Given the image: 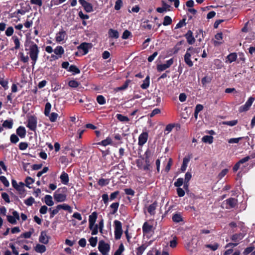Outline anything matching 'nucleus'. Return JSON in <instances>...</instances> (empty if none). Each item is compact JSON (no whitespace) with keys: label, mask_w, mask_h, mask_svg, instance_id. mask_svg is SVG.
Masks as SVG:
<instances>
[{"label":"nucleus","mask_w":255,"mask_h":255,"mask_svg":"<svg viewBox=\"0 0 255 255\" xmlns=\"http://www.w3.org/2000/svg\"><path fill=\"white\" fill-rule=\"evenodd\" d=\"M57 209H63L64 210L67 211L69 213H72V209L71 207L66 204H63L62 205H58L57 206Z\"/></svg>","instance_id":"c756f323"},{"label":"nucleus","mask_w":255,"mask_h":255,"mask_svg":"<svg viewBox=\"0 0 255 255\" xmlns=\"http://www.w3.org/2000/svg\"><path fill=\"white\" fill-rule=\"evenodd\" d=\"M109 183V179L101 178L99 180L98 184L100 186H104L108 185Z\"/></svg>","instance_id":"79ce46f5"},{"label":"nucleus","mask_w":255,"mask_h":255,"mask_svg":"<svg viewBox=\"0 0 255 255\" xmlns=\"http://www.w3.org/2000/svg\"><path fill=\"white\" fill-rule=\"evenodd\" d=\"M157 207V202L155 201L152 204L150 205L147 208V212L150 215H154L155 210Z\"/></svg>","instance_id":"a211bd4d"},{"label":"nucleus","mask_w":255,"mask_h":255,"mask_svg":"<svg viewBox=\"0 0 255 255\" xmlns=\"http://www.w3.org/2000/svg\"><path fill=\"white\" fill-rule=\"evenodd\" d=\"M122 5H123L122 0H117L115 3V9L117 10L120 9Z\"/></svg>","instance_id":"0e129e2a"},{"label":"nucleus","mask_w":255,"mask_h":255,"mask_svg":"<svg viewBox=\"0 0 255 255\" xmlns=\"http://www.w3.org/2000/svg\"><path fill=\"white\" fill-rule=\"evenodd\" d=\"M16 134L21 138L25 136L26 131L25 128L23 126H19L16 130Z\"/></svg>","instance_id":"6ab92c4d"},{"label":"nucleus","mask_w":255,"mask_h":255,"mask_svg":"<svg viewBox=\"0 0 255 255\" xmlns=\"http://www.w3.org/2000/svg\"><path fill=\"white\" fill-rule=\"evenodd\" d=\"M119 202H114L110 206V213L112 215H114L116 214L118 210L119 207Z\"/></svg>","instance_id":"aec40b11"},{"label":"nucleus","mask_w":255,"mask_h":255,"mask_svg":"<svg viewBox=\"0 0 255 255\" xmlns=\"http://www.w3.org/2000/svg\"><path fill=\"white\" fill-rule=\"evenodd\" d=\"M116 117L117 118V119L120 122H128L129 121V119L128 117L124 116L120 114H117Z\"/></svg>","instance_id":"e433bc0d"},{"label":"nucleus","mask_w":255,"mask_h":255,"mask_svg":"<svg viewBox=\"0 0 255 255\" xmlns=\"http://www.w3.org/2000/svg\"><path fill=\"white\" fill-rule=\"evenodd\" d=\"M97 217V213L96 212H93L89 217V223L95 224Z\"/></svg>","instance_id":"f704fd0d"},{"label":"nucleus","mask_w":255,"mask_h":255,"mask_svg":"<svg viewBox=\"0 0 255 255\" xmlns=\"http://www.w3.org/2000/svg\"><path fill=\"white\" fill-rule=\"evenodd\" d=\"M146 248V246L144 245H142L141 246L136 248V255H142L144 251Z\"/></svg>","instance_id":"ea45409f"},{"label":"nucleus","mask_w":255,"mask_h":255,"mask_svg":"<svg viewBox=\"0 0 255 255\" xmlns=\"http://www.w3.org/2000/svg\"><path fill=\"white\" fill-rule=\"evenodd\" d=\"M67 189L65 187L59 188L54 193L53 197L57 202H64L66 200Z\"/></svg>","instance_id":"f03ea898"},{"label":"nucleus","mask_w":255,"mask_h":255,"mask_svg":"<svg viewBox=\"0 0 255 255\" xmlns=\"http://www.w3.org/2000/svg\"><path fill=\"white\" fill-rule=\"evenodd\" d=\"M34 250L37 253L42 254L46 251V248L43 245L37 244L34 248Z\"/></svg>","instance_id":"cd10ccee"},{"label":"nucleus","mask_w":255,"mask_h":255,"mask_svg":"<svg viewBox=\"0 0 255 255\" xmlns=\"http://www.w3.org/2000/svg\"><path fill=\"white\" fill-rule=\"evenodd\" d=\"M30 43L29 56L32 61V65L34 66L37 60L39 50L38 46L34 42L30 41Z\"/></svg>","instance_id":"7ed1b4c3"},{"label":"nucleus","mask_w":255,"mask_h":255,"mask_svg":"<svg viewBox=\"0 0 255 255\" xmlns=\"http://www.w3.org/2000/svg\"><path fill=\"white\" fill-rule=\"evenodd\" d=\"M244 237V234L240 233L238 234H234L232 236L231 239L232 241L235 242H239L241 240H242L243 239Z\"/></svg>","instance_id":"b1692460"},{"label":"nucleus","mask_w":255,"mask_h":255,"mask_svg":"<svg viewBox=\"0 0 255 255\" xmlns=\"http://www.w3.org/2000/svg\"><path fill=\"white\" fill-rule=\"evenodd\" d=\"M150 84V77L149 75H147L145 79L143 80V83L140 85V87L142 89H146L149 86Z\"/></svg>","instance_id":"c85d7f7f"},{"label":"nucleus","mask_w":255,"mask_h":255,"mask_svg":"<svg viewBox=\"0 0 255 255\" xmlns=\"http://www.w3.org/2000/svg\"><path fill=\"white\" fill-rule=\"evenodd\" d=\"M149 20H146L143 22L142 27L146 29L150 30L152 28V25L148 23Z\"/></svg>","instance_id":"8fccbe9b"},{"label":"nucleus","mask_w":255,"mask_h":255,"mask_svg":"<svg viewBox=\"0 0 255 255\" xmlns=\"http://www.w3.org/2000/svg\"><path fill=\"white\" fill-rule=\"evenodd\" d=\"M153 226L149 225L147 222L144 223L142 226V232L144 234H148L151 231Z\"/></svg>","instance_id":"412c9836"},{"label":"nucleus","mask_w":255,"mask_h":255,"mask_svg":"<svg viewBox=\"0 0 255 255\" xmlns=\"http://www.w3.org/2000/svg\"><path fill=\"white\" fill-rule=\"evenodd\" d=\"M186 19L183 18L182 20H180L179 22L176 24L175 28L177 29L181 28L183 27V26L185 25L186 24Z\"/></svg>","instance_id":"13d9d810"},{"label":"nucleus","mask_w":255,"mask_h":255,"mask_svg":"<svg viewBox=\"0 0 255 255\" xmlns=\"http://www.w3.org/2000/svg\"><path fill=\"white\" fill-rule=\"evenodd\" d=\"M170 7V6L169 4H167L164 1H162V7H157L156 11L159 13H163V12L166 11Z\"/></svg>","instance_id":"473e14b6"},{"label":"nucleus","mask_w":255,"mask_h":255,"mask_svg":"<svg viewBox=\"0 0 255 255\" xmlns=\"http://www.w3.org/2000/svg\"><path fill=\"white\" fill-rule=\"evenodd\" d=\"M244 137H240L238 138H232L228 140V142L229 143H237L240 140H242Z\"/></svg>","instance_id":"bf43d9fd"},{"label":"nucleus","mask_w":255,"mask_h":255,"mask_svg":"<svg viewBox=\"0 0 255 255\" xmlns=\"http://www.w3.org/2000/svg\"><path fill=\"white\" fill-rule=\"evenodd\" d=\"M102 197L104 204L106 206L108 205L109 201L110 200V198H109L108 195L107 193L103 194L102 196Z\"/></svg>","instance_id":"680f3d73"},{"label":"nucleus","mask_w":255,"mask_h":255,"mask_svg":"<svg viewBox=\"0 0 255 255\" xmlns=\"http://www.w3.org/2000/svg\"><path fill=\"white\" fill-rule=\"evenodd\" d=\"M64 51H65L63 47L61 46H56L53 51L54 53L60 58L62 57V55L64 53Z\"/></svg>","instance_id":"393cba45"},{"label":"nucleus","mask_w":255,"mask_h":255,"mask_svg":"<svg viewBox=\"0 0 255 255\" xmlns=\"http://www.w3.org/2000/svg\"><path fill=\"white\" fill-rule=\"evenodd\" d=\"M200 48H193L190 47L187 48L186 53L184 55V59L185 63L189 67H191L193 65V63L191 59L192 55L195 53H198L200 52Z\"/></svg>","instance_id":"f257e3e1"},{"label":"nucleus","mask_w":255,"mask_h":255,"mask_svg":"<svg viewBox=\"0 0 255 255\" xmlns=\"http://www.w3.org/2000/svg\"><path fill=\"white\" fill-rule=\"evenodd\" d=\"M98 250L102 255H109L110 246L109 244L106 243L103 240H101L99 242Z\"/></svg>","instance_id":"0eeeda50"},{"label":"nucleus","mask_w":255,"mask_h":255,"mask_svg":"<svg viewBox=\"0 0 255 255\" xmlns=\"http://www.w3.org/2000/svg\"><path fill=\"white\" fill-rule=\"evenodd\" d=\"M34 182V180L30 177H27L25 180V186L30 188L29 185Z\"/></svg>","instance_id":"3c124183"},{"label":"nucleus","mask_w":255,"mask_h":255,"mask_svg":"<svg viewBox=\"0 0 255 255\" xmlns=\"http://www.w3.org/2000/svg\"><path fill=\"white\" fill-rule=\"evenodd\" d=\"M79 2L87 12H91L93 11L92 4L87 2L86 0H79Z\"/></svg>","instance_id":"9d476101"},{"label":"nucleus","mask_w":255,"mask_h":255,"mask_svg":"<svg viewBox=\"0 0 255 255\" xmlns=\"http://www.w3.org/2000/svg\"><path fill=\"white\" fill-rule=\"evenodd\" d=\"M184 182V179L182 178H179L177 179L174 183V185L177 187H180L181 186Z\"/></svg>","instance_id":"5fc2aeb1"},{"label":"nucleus","mask_w":255,"mask_h":255,"mask_svg":"<svg viewBox=\"0 0 255 255\" xmlns=\"http://www.w3.org/2000/svg\"><path fill=\"white\" fill-rule=\"evenodd\" d=\"M120 195L119 191H116L113 193H112L110 195V200L113 201L115 200L117 197Z\"/></svg>","instance_id":"6e6d98bb"},{"label":"nucleus","mask_w":255,"mask_h":255,"mask_svg":"<svg viewBox=\"0 0 255 255\" xmlns=\"http://www.w3.org/2000/svg\"><path fill=\"white\" fill-rule=\"evenodd\" d=\"M80 85V83L75 80H72L69 81L68 85L72 88H77Z\"/></svg>","instance_id":"49530a36"},{"label":"nucleus","mask_w":255,"mask_h":255,"mask_svg":"<svg viewBox=\"0 0 255 255\" xmlns=\"http://www.w3.org/2000/svg\"><path fill=\"white\" fill-rule=\"evenodd\" d=\"M112 142V140L110 137H108L106 139L102 140L100 142H97L96 143H94V144H98L100 145H103L106 146L108 145L111 144Z\"/></svg>","instance_id":"bb28decb"},{"label":"nucleus","mask_w":255,"mask_h":255,"mask_svg":"<svg viewBox=\"0 0 255 255\" xmlns=\"http://www.w3.org/2000/svg\"><path fill=\"white\" fill-rule=\"evenodd\" d=\"M26 127L31 130L35 131L37 128V119L34 115H31L27 118Z\"/></svg>","instance_id":"39448f33"},{"label":"nucleus","mask_w":255,"mask_h":255,"mask_svg":"<svg viewBox=\"0 0 255 255\" xmlns=\"http://www.w3.org/2000/svg\"><path fill=\"white\" fill-rule=\"evenodd\" d=\"M66 37V31L63 29H61L60 31H59L56 35L55 40L57 42L60 43L63 41L65 37Z\"/></svg>","instance_id":"4468645a"},{"label":"nucleus","mask_w":255,"mask_h":255,"mask_svg":"<svg viewBox=\"0 0 255 255\" xmlns=\"http://www.w3.org/2000/svg\"><path fill=\"white\" fill-rule=\"evenodd\" d=\"M12 39L15 44V49H18L20 48V42L18 37L16 36H13Z\"/></svg>","instance_id":"37998d69"},{"label":"nucleus","mask_w":255,"mask_h":255,"mask_svg":"<svg viewBox=\"0 0 255 255\" xmlns=\"http://www.w3.org/2000/svg\"><path fill=\"white\" fill-rule=\"evenodd\" d=\"M1 182L4 185L5 187H7L9 186V183L7 180L6 178L4 176H1Z\"/></svg>","instance_id":"69168bd1"},{"label":"nucleus","mask_w":255,"mask_h":255,"mask_svg":"<svg viewBox=\"0 0 255 255\" xmlns=\"http://www.w3.org/2000/svg\"><path fill=\"white\" fill-rule=\"evenodd\" d=\"M114 224L115 225V238L116 240H119L123 232L122 223L120 221L115 220Z\"/></svg>","instance_id":"423d86ee"},{"label":"nucleus","mask_w":255,"mask_h":255,"mask_svg":"<svg viewBox=\"0 0 255 255\" xmlns=\"http://www.w3.org/2000/svg\"><path fill=\"white\" fill-rule=\"evenodd\" d=\"M91 43L83 42L77 47V49L79 50H82L83 52L82 55H84L87 54L88 53L89 48L91 47Z\"/></svg>","instance_id":"f8f14e48"},{"label":"nucleus","mask_w":255,"mask_h":255,"mask_svg":"<svg viewBox=\"0 0 255 255\" xmlns=\"http://www.w3.org/2000/svg\"><path fill=\"white\" fill-rule=\"evenodd\" d=\"M13 125V122L12 120L10 119L4 121L2 123V126L4 128L11 129L12 128Z\"/></svg>","instance_id":"a878e982"},{"label":"nucleus","mask_w":255,"mask_h":255,"mask_svg":"<svg viewBox=\"0 0 255 255\" xmlns=\"http://www.w3.org/2000/svg\"><path fill=\"white\" fill-rule=\"evenodd\" d=\"M49 237L47 236L46 232L43 231L40 233L39 241L43 244H47L49 242Z\"/></svg>","instance_id":"2eb2a0df"},{"label":"nucleus","mask_w":255,"mask_h":255,"mask_svg":"<svg viewBox=\"0 0 255 255\" xmlns=\"http://www.w3.org/2000/svg\"><path fill=\"white\" fill-rule=\"evenodd\" d=\"M31 15H32V13H31L30 15L27 16V19H26V21L23 24V25L24 26V27L27 28H29L32 26V24H33L32 19H33V18L32 19H30V17Z\"/></svg>","instance_id":"c9c22d12"},{"label":"nucleus","mask_w":255,"mask_h":255,"mask_svg":"<svg viewBox=\"0 0 255 255\" xmlns=\"http://www.w3.org/2000/svg\"><path fill=\"white\" fill-rule=\"evenodd\" d=\"M172 221L175 223H179L183 221V218L180 214H175L172 218Z\"/></svg>","instance_id":"4c0bfd02"},{"label":"nucleus","mask_w":255,"mask_h":255,"mask_svg":"<svg viewBox=\"0 0 255 255\" xmlns=\"http://www.w3.org/2000/svg\"><path fill=\"white\" fill-rule=\"evenodd\" d=\"M67 71L72 72L73 75L79 74L80 73V69L74 65H71L69 66Z\"/></svg>","instance_id":"2f4dec72"},{"label":"nucleus","mask_w":255,"mask_h":255,"mask_svg":"<svg viewBox=\"0 0 255 255\" xmlns=\"http://www.w3.org/2000/svg\"><path fill=\"white\" fill-rule=\"evenodd\" d=\"M202 140L205 143L211 144L213 141V137L211 135H205L202 137Z\"/></svg>","instance_id":"58836bf2"},{"label":"nucleus","mask_w":255,"mask_h":255,"mask_svg":"<svg viewBox=\"0 0 255 255\" xmlns=\"http://www.w3.org/2000/svg\"><path fill=\"white\" fill-rule=\"evenodd\" d=\"M108 35L110 38L117 39L119 37V33L117 30L110 28L108 31Z\"/></svg>","instance_id":"4be33fe9"},{"label":"nucleus","mask_w":255,"mask_h":255,"mask_svg":"<svg viewBox=\"0 0 255 255\" xmlns=\"http://www.w3.org/2000/svg\"><path fill=\"white\" fill-rule=\"evenodd\" d=\"M34 199L32 197H30L26 200H24V203L28 206H32L34 203Z\"/></svg>","instance_id":"de8ad7c7"},{"label":"nucleus","mask_w":255,"mask_h":255,"mask_svg":"<svg viewBox=\"0 0 255 255\" xmlns=\"http://www.w3.org/2000/svg\"><path fill=\"white\" fill-rule=\"evenodd\" d=\"M89 242L92 247H95L97 245L98 238L97 237H91L89 240Z\"/></svg>","instance_id":"09e8293b"},{"label":"nucleus","mask_w":255,"mask_h":255,"mask_svg":"<svg viewBox=\"0 0 255 255\" xmlns=\"http://www.w3.org/2000/svg\"><path fill=\"white\" fill-rule=\"evenodd\" d=\"M196 37L198 38V41L201 42L204 38L203 30L200 29L199 31L197 32V35H196Z\"/></svg>","instance_id":"e2e57ef3"},{"label":"nucleus","mask_w":255,"mask_h":255,"mask_svg":"<svg viewBox=\"0 0 255 255\" xmlns=\"http://www.w3.org/2000/svg\"><path fill=\"white\" fill-rule=\"evenodd\" d=\"M172 20L171 18L169 16L166 15L164 17V20L162 24L164 26H167L171 24L172 23Z\"/></svg>","instance_id":"a19ab883"},{"label":"nucleus","mask_w":255,"mask_h":255,"mask_svg":"<svg viewBox=\"0 0 255 255\" xmlns=\"http://www.w3.org/2000/svg\"><path fill=\"white\" fill-rule=\"evenodd\" d=\"M185 37L187 39V41L189 44H193L195 42V39L193 36V32L191 30H189L185 34Z\"/></svg>","instance_id":"dca6fc26"},{"label":"nucleus","mask_w":255,"mask_h":255,"mask_svg":"<svg viewBox=\"0 0 255 255\" xmlns=\"http://www.w3.org/2000/svg\"><path fill=\"white\" fill-rule=\"evenodd\" d=\"M30 9L29 5H27L25 7H22L20 9L16 10L15 11L11 13V17H14L18 18V20H20V15H24L26 12H28Z\"/></svg>","instance_id":"6e6552de"},{"label":"nucleus","mask_w":255,"mask_h":255,"mask_svg":"<svg viewBox=\"0 0 255 255\" xmlns=\"http://www.w3.org/2000/svg\"><path fill=\"white\" fill-rule=\"evenodd\" d=\"M191 158V155H188V156L184 157L183 159L182 164L180 168L181 172H183L186 170L187 167V165L189 162L190 161Z\"/></svg>","instance_id":"f3484780"},{"label":"nucleus","mask_w":255,"mask_h":255,"mask_svg":"<svg viewBox=\"0 0 255 255\" xmlns=\"http://www.w3.org/2000/svg\"><path fill=\"white\" fill-rule=\"evenodd\" d=\"M60 179L61 182L65 185H67L69 181L68 174L64 171L61 173L60 176Z\"/></svg>","instance_id":"5701e85b"},{"label":"nucleus","mask_w":255,"mask_h":255,"mask_svg":"<svg viewBox=\"0 0 255 255\" xmlns=\"http://www.w3.org/2000/svg\"><path fill=\"white\" fill-rule=\"evenodd\" d=\"M97 101L100 105H104L106 103V99L103 95H98L97 97Z\"/></svg>","instance_id":"a18cd8bd"},{"label":"nucleus","mask_w":255,"mask_h":255,"mask_svg":"<svg viewBox=\"0 0 255 255\" xmlns=\"http://www.w3.org/2000/svg\"><path fill=\"white\" fill-rule=\"evenodd\" d=\"M131 32L128 31V30H126L124 31L122 38L123 39H127L128 38L129 36L131 35Z\"/></svg>","instance_id":"338daca9"},{"label":"nucleus","mask_w":255,"mask_h":255,"mask_svg":"<svg viewBox=\"0 0 255 255\" xmlns=\"http://www.w3.org/2000/svg\"><path fill=\"white\" fill-rule=\"evenodd\" d=\"M44 202L45 204L49 206H52L54 205V202L52 200V197L51 195H46L44 197Z\"/></svg>","instance_id":"7c9ffc66"},{"label":"nucleus","mask_w":255,"mask_h":255,"mask_svg":"<svg viewBox=\"0 0 255 255\" xmlns=\"http://www.w3.org/2000/svg\"><path fill=\"white\" fill-rule=\"evenodd\" d=\"M224 202L226 203L227 209H231L234 208L237 205L238 200L234 198H229L226 200Z\"/></svg>","instance_id":"9b49d317"},{"label":"nucleus","mask_w":255,"mask_h":255,"mask_svg":"<svg viewBox=\"0 0 255 255\" xmlns=\"http://www.w3.org/2000/svg\"><path fill=\"white\" fill-rule=\"evenodd\" d=\"M211 81V78L207 76H205L201 80V83L203 85H205L207 83H210Z\"/></svg>","instance_id":"774afa93"},{"label":"nucleus","mask_w":255,"mask_h":255,"mask_svg":"<svg viewBox=\"0 0 255 255\" xmlns=\"http://www.w3.org/2000/svg\"><path fill=\"white\" fill-rule=\"evenodd\" d=\"M238 123V121L237 120H233L231 121H224L223 122L222 124L224 125H227L231 127L234 126L236 125Z\"/></svg>","instance_id":"c03bdc74"},{"label":"nucleus","mask_w":255,"mask_h":255,"mask_svg":"<svg viewBox=\"0 0 255 255\" xmlns=\"http://www.w3.org/2000/svg\"><path fill=\"white\" fill-rule=\"evenodd\" d=\"M49 211L50 212V218H52L56 214H57L59 209H57V206L56 207V209L52 210V208H50Z\"/></svg>","instance_id":"052dcab7"},{"label":"nucleus","mask_w":255,"mask_h":255,"mask_svg":"<svg viewBox=\"0 0 255 255\" xmlns=\"http://www.w3.org/2000/svg\"><path fill=\"white\" fill-rule=\"evenodd\" d=\"M10 140L12 143L15 144L18 142L19 138L17 135L13 133L10 135Z\"/></svg>","instance_id":"603ef678"},{"label":"nucleus","mask_w":255,"mask_h":255,"mask_svg":"<svg viewBox=\"0 0 255 255\" xmlns=\"http://www.w3.org/2000/svg\"><path fill=\"white\" fill-rule=\"evenodd\" d=\"M254 101L255 98L254 97H250L244 105L240 107L239 109V112L240 113H243L248 111L252 105Z\"/></svg>","instance_id":"1a4fd4ad"},{"label":"nucleus","mask_w":255,"mask_h":255,"mask_svg":"<svg viewBox=\"0 0 255 255\" xmlns=\"http://www.w3.org/2000/svg\"><path fill=\"white\" fill-rule=\"evenodd\" d=\"M148 134L147 132H143L138 136V144L139 146H142L144 144L148 139Z\"/></svg>","instance_id":"ddd939ff"},{"label":"nucleus","mask_w":255,"mask_h":255,"mask_svg":"<svg viewBox=\"0 0 255 255\" xmlns=\"http://www.w3.org/2000/svg\"><path fill=\"white\" fill-rule=\"evenodd\" d=\"M237 58V54L235 52L231 53L227 57V59L230 63L235 61Z\"/></svg>","instance_id":"72a5a7b5"},{"label":"nucleus","mask_w":255,"mask_h":255,"mask_svg":"<svg viewBox=\"0 0 255 255\" xmlns=\"http://www.w3.org/2000/svg\"><path fill=\"white\" fill-rule=\"evenodd\" d=\"M172 164V158H169L168 161L167 162V165H166L164 170L166 173H168L170 170Z\"/></svg>","instance_id":"4d7b16f0"},{"label":"nucleus","mask_w":255,"mask_h":255,"mask_svg":"<svg viewBox=\"0 0 255 255\" xmlns=\"http://www.w3.org/2000/svg\"><path fill=\"white\" fill-rule=\"evenodd\" d=\"M51 109V105L50 103L47 102L45 106L44 114L46 117H48L51 122H55L58 117V115L56 113L53 112L50 113Z\"/></svg>","instance_id":"20e7f679"},{"label":"nucleus","mask_w":255,"mask_h":255,"mask_svg":"<svg viewBox=\"0 0 255 255\" xmlns=\"http://www.w3.org/2000/svg\"><path fill=\"white\" fill-rule=\"evenodd\" d=\"M206 247L207 248L210 249L213 251H215L218 249L219 245L218 243H214L213 245H211V244L207 245H206Z\"/></svg>","instance_id":"864d4df0"}]
</instances>
